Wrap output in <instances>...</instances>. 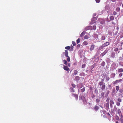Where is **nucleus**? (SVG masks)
Instances as JSON below:
<instances>
[{"instance_id":"1","label":"nucleus","mask_w":123,"mask_h":123,"mask_svg":"<svg viewBox=\"0 0 123 123\" xmlns=\"http://www.w3.org/2000/svg\"><path fill=\"white\" fill-rule=\"evenodd\" d=\"M79 100L83 102V104L85 103L86 102L85 98L82 95H80L79 97Z\"/></svg>"},{"instance_id":"2","label":"nucleus","mask_w":123,"mask_h":123,"mask_svg":"<svg viewBox=\"0 0 123 123\" xmlns=\"http://www.w3.org/2000/svg\"><path fill=\"white\" fill-rule=\"evenodd\" d=\"M63 66H64L63 68L64 70L67 71L68 72H69L70 70L68 66L64 65H63Z\"/></svg>"},{"instance_id":"3","label":"nucleus","mask_w":123,"mask_h":123,"mask_svg":"<svg viewBox=\"0 0 123 123\" xmlns=\"http://www.w3.org/2000/svg\"><path fill=\"white\" fill-rule=\"evenodd\" d=\"M78 95L76 94H72V97H75V99L76 100H77L78 98Z\"/></svg>"},{"instance_id":"4","label":"nucleus","mask_w":123,"mask_h":123,"mask_svg":"<svg viewBox=\"0 0 123 123\" xmlns=\"http://www.w3.org/2000/svg\"><path fill=\"white\" fill-rule=\"evenodd\" d=\"M110 106L111 108L113 107V105L114 104V102L113 100H110Z\"/></svg>"},{"instance_id":"5","label":"nucleus","mask_w":123,"mask_h":123,"mask_svg":"<svg viewBox=\"0 0 123 123\" xmlns=\"http://www.w3.org/2000/svg\"><path fill=\"white\" fill-rule=\"evenodd\" d=\"M92 27L90 26H86L85 29L86 31H87L90 29H91Z\"/></svg>"},{"instance_id":"6","label":"nucleus","mask_w":123,"mask_h":123,"mask_svg":"<svg viewBox=\"0 0 123 123\" xmlns=\"http://www.w3.org/2000/svg\"><path fill=\"white\" fill-rule=\"evenodd\" d=\"M107 52H108L107 50H105L104 52L102 53L101 54V56H104L106 53H107Z\"/></svg>"},{"instance_id":"7","label":"nucleus","mask_w":123,"mask_h":123,"mask_svg":"<svg viewBox=\"0 0 123 123\" xmlns=\"http://www.w3.org/2000/svg\"><path fill=\"white\" fill-rule=\"evenodd\" d=\"M99 108V107L97 105H96L94 107V110L96 111H97L98 110Z\"/></svg>"},{"instance_id":"8","label":"nucleus","mask_w":123,"mask_h":123,"mask_svg":"<svg viewBox=\"0 0 123 123\" xmlns=\"http://www.w3.org/2000/svg\"><path fill=\"white\" fill-rule=\"evenodd\" d=\"M118 73H121L123 72V69L119 68L118 69Z\"/></svg>"},{"instance_id":"9","label":"nucleus","mask_w":123,"mask_h":123,"mask_svg":"<svg viewBox=\"0 0 123 123\" xmlns=\"http://www.w3.org/2000/svg\"><path fill=\"white\" fill-rule=\"evenodd\" d=\"M65 56L66 57H68V51L67 50H65Z\"/></svg>"},{"instance_id":"10","label":"nucleus","mask_w":123,"mask_h":123,"mask_svg":"<svg viewBox=\"0 0 123 123\" xmlns=\"http://www.w3.org/2000/svg\"><path fill=\"white\" fill-rule=\"evenodd\" d=\"M105 88V83H104V84L101 87V89L102 90H104Z\"/></svg>"},{"instance_id":"11","label":"nucleus","mask_w":123,"mask_h":123,"mask_svg":"<svg viewBox=\"0 0 123 123\" xmlns=\"http://www.w3.org/2000/svg\"><path fill=\"white\" fill-rule=\"evenodd\" d=\"M109 44V42H106L103 45V47H105L106 46H108Z\"/></svg>"},{"instance_id":"12","label":"nucleus","mask_w":123,"mask_h":123,"mask_svg":"<svg viewBox=\"0 0 123 123\" xmlns=\"http://www.w3.org/2000/svg\"><path fill=\"white\" fill-rule=\"evenodd\" d=\"M114 17L113 16H111L110 17V19L112 21L114 19Z\"/></svg>"},{"instance_id":"13","label":"nucleus","mask_w":123,"mask_h":123,"mask_svg":"<svg viewBox=\"0 0 123 123\" xmlns=\"http://www.w3.org/2000/svg\"><path fill=\"white\" fill-rule=\"evenodd\" d=\"M94 48V45H91V47L90 48V50L91 51H92L93 50Z\"/></svg>"},{"instance_id":"14","label":"nucleus","mask_w":123,"mask_h":123,"mask_svg":"<svg viewBox=\"0 0 123 123\" xmlns=\"http://www.w3.org/2000/svg\"><path fill=\"white\" fill-rule=\"evenodd\" d=\"M85 31H83L81 34L80 35V37H81L83 36L85 34Z\"/></svg>"},{"instance_id":"15","label":"nucleus","mask_w":123,"mask_h":123,"mask_svg":"<svg viewBox=\"0 0 123 123\" xmlns=\"http://www.w3.org/2000/svg\"><path fill=\"white\" fill-rule=\"evenodd\" d=\"M117 83H119L123 81V79H120L117 80H116Z\"/></svg>"},{"instance_id":"16","label":"nucleus","mask_w":123,"mask_h":123,"mask_svg":"<svg viewBox=\"0 0 123 123\" xmlns=\"http://www.w3.org/2000/svg\"><path fill=\"white\" fill-rule=\"evenodd\" d=\"M109 103H107L105 104V106L107 108H109Z\"/></svg>"},{"instance_id":"17","label":"nucleus","mask_w":123,"mask_h":123,"mask_svg":"<svg viewBox=\"0 0 123 123\" xmlns=\"http://www.w3.org/2000/svg\"><path fill=\"white\" fill-rule=\"evenodd\" d=\"M121 118H120V121L122 123H123V120L122 119L123 118V116L122 115H121Z\"/></svg>"},{"instance_id":"18","label":"nucleus","mask_w":123,"mask_h":123,"mask_svg":"<svg viewBox=\"0 0 123 123\" xmlns=\"http://www.w3.org/2000/svg\"><path fill=\"white\" fill-rule=\"evenodd\" d=\"M105 64V62L104 61H103L101 63V65L103 67H104Z\"/></svg>"},{"instance_id":"19","label":"nucleus","mask_w":123,"mask_h":123,"mask_svg":"<svg viewBox=\"0 0 123 123\" xmlns=\"http://www.w3.org/2000/svg\"><path fill=\"white\" fill-rule=\"evenodd\" d=\"M63 62H64V64L65 65H67L68 63L66 60H64L63 61Z\"/></svg>"},{"instance_id":"20","label":"nucleus","mask_w":123,"mask_h":123,"mask_svg":"<svg viewBox=\"0 0 123 123\" xmlns=\"http://www.w3.org/2000/svg\"><path fill=\"white\" fill-rule=\"evenodd\" d=\"M117 112L119 115L121 114V112L120 109H118L117 110Z\"/></svg>"},{"instance_id":"21","label":"nucleus","mask_w":123,"mask_h":123,"mask_svg":"<svg viewBox=\"0 0 123 123\" xmlns=\"http://www.w3.org/2000/svg\"><path fill=\"white\" fill-rule=\"evenodd\" d=\"M78 73V71L77 70H75L74 71L73 74L74 75H76Z\"/></svg>"},{"instance_id":"22","label":"nucleus","mask_w":123,"mask_h":123,"mask_svg":"<svg viewBox=\"0 0 123 123\" xmlns=\"http://www.w3.org/2000/svg\"><path fill=\"white\" fill-rule=\"evenodd\" d=\"M65 48L66 49L69 50L70 49V47L69 46H66Z\"/></svg>"},{"instance_id":"23","label":"nucleus","mask_w":123,"mask_h":123,"mask_svg":"<svg viewBox=\"0 0 123 123\" xmlns=\"http://www.w3.org/2000/svg\"><path fill=\"white\" fill-rule=\"evenodd\" d=\"M104 83L102 82H100L99 83V85L100 86H102L103 84Z\"/></svg>"},{"instance_id":"24","label":"nucleus","mask_w":123,"mask_h":123,"mask_svg":"<svg viewBox=\"0 0 123 123\" xmlns=\"http://www.w3.org/2000/svg\"><path fill=\"white\" fill-rule=\"evenodd\" d=\"M116 89L117 91H118L119 90V87L118 86H116Z\"/></svg>"},{"instance_id":"25","label":"nucleus","mask_w":123,"mask_h":123,"mask_svg":"<svg viewBox=\"0 0 123 123\" xmlns=\"http://www.w3.org/2000/svg\"><path fill=\"white\" fill-rule=\"evenodd\" d=\"M83 43L84 45H86L88 44V43L87 41H85Z\"/></svg>"},{"instance_id":"26","label":"nucleus","mask_w":123,"mask_h":123,"mask_svg":"<svg viewBox=\"0 0 123 123\" xmlns=\"http://www.w3.org/2000/svg\"><path fill=\"white\" fill-rule=\"evenodd\" d=\"M67 57V60L68 62H69L70 61V58L68 56V57Z\"/></svg>"},{"instance_id":"27","label":"nucleus","mask_w":123,"mask_h":123,"mask_svg":"<svg viewBox=\"0 0 123 123\" xmlns=\"http://www.w3.org/2000/svg\"><path fill=\"white\" fill-rule=\"evenodd\" d=\"M70 90L72 92H74V89L72 88H70Z\"/></svg>"},{"instance_id":"28","label":"nucleus","mask_w":123,"mask_h":123,"mask_svg":"<svg viewBox=\"0 0 123 123\" xmlns=\"http://www.w3.org/2000/svg\"><path fill=\"white\" fill-rule=\"evenodd\" d=\"M115 118H116V119L117 120H120V119H119V117L117 115L116 116Z\"/></svg>"},{"instance_id":"29","label":"nucleus","mask_w":123,"mask_h":123,"mask_svg":"<svg viewBox=\"0 0 123 123\" xmlns=\"http://www.w3.org/2000/svg\"><path fill=\"white\" fill-rule=\"evenodd\" d=\"M80 38H78L76 40V43L77 44L79 43L80 42Z\"/></svg>"},{"instance_id":"30","label":"nucleus","mask_w":123,"mask_h":123,"mask_svg":"<svg viewBox=\"0 0 123 123\" xmlns=\"http://www.w3.org/2000/svg\"><path fill=\"white\" fill-rule=\"evenodd\" d=\"M85 88L84 87L81 90V92H83L85 91Z\"/></svg>"},{"instance_id":"31","label":"nucleus","mask_w":123,"mask_h":123,"mask_svg":"<svg viewBox=\"0 0 123 123\" xmlns=\"http://www.w3.org/2000/svg\"><path fill=\"white\" fill-rule=\"evenodd\" d=\"M105 36H103L101 37V39L102 40H104L105 39Z\"/></svg>"},{"instance_id":"32","label":"nucleus","mask_w":123,"mask_h":123,"mask_svg":"<svg viewBox=\"0 0 123 123\" xmlns=\"http://www.w3.org/2000/svg\"><path fill=\"white\" fill-rule=\"evenodd\" d=\"M105 20H103L100 22V23L101 24H103L105 23Z\"/></svg>"},{"instance_id":"33","label":"nucleus","mask_w":123,"mask_h":123,"mask_svg":"<svg viewBox=\"0 0 123 123\" xmlns=\"http://www.w3.org/2000/svg\"><path fill=\"white\" fill-rule=\"evenodd\" d=\"M75 79L76 80H78L79 79V77L78 76H76L75 77Z\"/></svg>"},{"instance_id":"34","label":"nucleus","mask_w":123,"mask_h":123,"mask_svg":"<svg viewBox=\"0 0 123 123\" xmlns=\"http://www.w3.org/2000/svg\"><path fill=\"white\" fill-rule=\"evenodd\" d=\"M84 38L85 39H87L88 38V36L86 35L84 36Z\"/></svg>"},{"instance_id":"35","label":"nucleus","mask_w":123,"mask_h":123,"mask_svg":"<svg viewBox=\"0 0 123 123\" xmlns=\"http://www.w3.org/2000/svg\"><path fill=\"white\" fill-rule=\"evenodd\" d=\"M96 27L95 25H94L93 26L92 29L94 30H95L96 29Z\"/></svg>"},{"instance_id":"36","label":"nucleus","mask_w":123,"mask_h":123,"mask_svg":"<svg viewBox=\"0 0 123 123\" xmlns=\"http://www.w3.org/2000/svg\"><path fill=\"white\" fill-rule=\"evenodd\" d=\"M117 101L119 102H122V99L120 98H118L117 99Z\"/></svg>"},{"instance_id":"37","label":"nucleus","mask_w":123,"mask_h":123,"mask_svg":"<svg viewBox=\"0 0 123 123\" xmlns=\"http://www.w3.org/2000/svg\"><path fill=\"white\" fill-rule=\"evenodd\" d=\"M100 102V99L98 98L96 99V102L97 103H98Z\"/></svg>"},{"instance_id":"38","label":"nucleus","mask_w":123,"mask_h":123,"mask_svg":"<svg viewBox=\"0 0 123 123\" xmlns=\"http://www.w3.org/2000/svg\"><path fill=\"white\" fill-rule=\"evenodd\" d=\"M74 48V47L73 46H71V47H70L71 49H70V51H73V48Z\"/></svg>"},{"instance_id":"39","label":"nucleus","mask_w":123,"mask_h":123,"mask_svg":"<svg viewBox=\"0 0 123 123\" xmlns=\"http://www.w3.org/2000/svg\"><path fill=\"white\" fill-rule=\"evenodd\" d=\"M72 43L73 46H75L76 45V43L72 41Z\"/></svg>"},{"instance_id":"40","label":"nucleus","mask_w":123,"mask_h":123,"mask_svg":"<svg viewBox=\"0 0 123 123\" xmlns=\"http://www.w3.org/2000/svg\"><path fill=\"white\" fill-rule=\"evenodd\" d=\"M116 105L117 106H119L120 105V104L119 102H117L116 103Z\"/></svg>"},{"instance_id":"41","label":"nucleus","mask_w":123,"mask_h":123,"mask_svg":"<svg viewBox=\"0 0 123 123\" xmlns=\"http://www.w3.org/2000/svg\"><path fill=\"white\" fill-rule=\"evenodd\" d=\"M116 10L117 12L119 11L120 10V9L119 7H117L116 9Z\"/></svg>"},{"instance_id":"42","label":"nucleus","mask_w":123,"mask_h":123,"mask_svg":"<svg viewBox=\"0 0 123 123\" xmlns=\"http://www.w3.org/2000/svg\"><path fill=\"white\" fill-rule=\"evenodd\" d=\"M123 75V73H120L119 74V77H121V76H122Z\"/></svg>"},{"instance_id":"43","label":"nucleus","mask_w":123,"mask_h":123,"mask_svg":"<svg viewBox=\"0 0 123 123\" xmlns=\"http://www.w3.org/2000/svg\"><path fill=\"white\" fill-rule=\"evenodd\" d=\"M80 47V44H78L77 46V49H79Z\"/></svg>"},{"instance_id":"44","label":"nucleus","mask_w":123,"mask_h":123,"mask_svg":"<svg viewBox=\"0 0 123 123\" xmlns=\"http://www.w3.org/2000/svg\"><path fill=\"white\" fill-rule=\"evenodd\" d=\"M110 100V98H107L106 100V101L107 103H109V102Z\"/></svg>"},{"instance_id":"45","label":"nucleus","mask_w":123,"mask_h":123,"mask_svg":"<svg viewBox=\"0 0 123 123\" xmlns=\"http://www.w3.org/2000/svg\"><path fill=\"white\" fill-rule=\"evenodd\" d=\"M106 114L109 117H110V115L109 113H106Z\"/></svg>"},{"instance_id":"46","label":"nucleus","mask_w":123,"mask_h":123,"mask_svg":"<svg viewBox=\"0 0 123 123\" xmlns=\"http://www.w3.org/2000/svg\"><path fill=\"white\" fill-rule=\"evenodd\" d=\"M101 0H95L96 2L97 3H99L100 1Z\"/></svg>"},{"instance_id":"47","label":"nucleus","mask_w":123,"mask_h":123,"mask_svg":"<svg viewBox=\"0 0 123 123\" xmlns=\"http://www.w3.org/2000/svg\"><path fill=\"white\" fill-rule=\"evenodd\" d=\"M117 14V13L115 11H114L113 12V14L114 15H116Z\"/></svg>"},{"instance_id":"48","label":"nucleus","mask_w":123,"mask_h":123,"mask_svg":"<svg viewBox=\"0 0 123 123\" xmlns=\"http://www.w3.org/2000/svg\"><path fill=\"white\" fill-rule=\"evenodd\" d=\"M118 50V49L117 48H116L114 49V51H117Z\"/></svg>"},{"instance_id":"49","label":"nucleus","mask_w":123,"mask_h":123,"mask_svg":"<svg viewBox=\"0 0 123 123\" xmlns=\"http://www.w3.org/2000/svg\"><path fill=\"white\" fill-rule=\"evenodd\" d=\"M86 65L85 64H83L82 65V68H84L85 67Z\"/></svg>"},{"instance_id":"50","label":"nucleus","mask_w":123,"mask_h":123,"mask_svg":"<svg viewBox=\"0 0 123 123\" xmlns=\"http://www.w3.org/2000/svg\"><path fill=\"white\" fill-rule=\"evenodd\" d=\"M103 47V46H101L99 48V49H102L103 47Z\"/></svg>"},{"instance_id":"51","label":"nucleus","mask_w":123,"mask_h":123,"mask_svg":"<svg viewBox=\"0 0 123 123\" xmlns=\"http://www.w3.org/2000/svg\"><path fill=\"white\" fill-rule=\"evenodd\" d=\"M72 86L74 88H75L76 87L75 85L74 84H72Z\"/></svg>"},{"instance_id":"52","label":"nucleus","mask_w":123,"mask_h":123,"mask_svg":"<svg viewBox=\"0 0 123 123\" xmlns=\"http://www.w3.org/2000/svg\"><path fill=\"white\" fill-rule=\"evenodd\" d=\"M110 79V78L109 77H106V80L107 81H108Z\"/></svg>"},{"instance_id":"53","label":"nucleus","mask_w":123,"mask_h":123,"mask_svg":"<svg viewBox=\"0 0 123 123\" xmlns=\"http://www.w3.org/2000/svg\"><path fill=\"white\" fill-rule=\"evenodd\" d=\"M103 112L104 114H106V112L105 111H103Z\"/></svg>"},{"instance_id":"54","label":"nucleus","mask_w":123,"mask_h":123,"mask_svg":"<svg viewBox=\"0 0 123 123\" xmlns=\"http://www.w3.org/2000/svg\"><path fill=\"white\" fill-rule=\"evenodd\" d=\"M117 83V81L116 80L113 83V84L114 85H115L116 84V83Z\"/></svg>"},{"instance_id":"55","label":"nucleus","mask_w":123,"mask_h":123,"mask_svg":"<svg viewBox=\"0 0 123 123\" xmlns=\"http://www.w3.org/2000/svg\"><path fill=\"white\" fill-rule=\"evenodd\" d=\"M68 66L69 67H70V63H68Z\"/></svg>"},{"instance_id":"56","label":"nucleus","mask_w":123,"mask_h":123,"mask_svg":"<svg viewBox=\"0 0 123 123\" xmlns=\"http://www.w3.org/2000/svg\"><path fill=\"white\" fill-rule=\"evenodd\" d=\"M103 117H104V118H107L106 117L105 115H104L103 116Z\"/></svg>"},{"instance_id":"57","label":"nucleus","mask_w":123,"mask_h":123,"mask_svg":"<svg viewBox=\"0 0 123 123\" xmlns=\"http://www.w3.org/2000/svg\"><path fill=\"white\" fill-rule=\"evenodd\" d=\"M101 80V81H101V82H103V81H104V79H102Z\"/></svg>"},{"instance_id":"58","label":"nucleus","mask_w":123,"mask_h":123,"mask_svg":"<svg viewBox=\"0 0 123 123\" xmlns=\"http://www.w3.org/2000/svg\"><path fill=\"white\" fill-rule=\"evenodd\" d=\"M111 1L113 2H114L115 1V0H111Z\"/></svg>"},{"instance_id":"59","label":"nucleus","mask_w":123,"mask_h":123,"mask_svg":"<svg viewBox=\"0 0 123 123\" xmlns=\"http://www.w3.org/2000/svg\"><path fill=\"white\" fill-rule=\"evenodd\" d=\"M112 23L113 24H115V23L114 22H112Z\"/></svg>"},{"instance_id":"60","label":"nucleus","mask_w":123,"mask_h":123,"mask_svg":"<svg viewBox=\"0 0 123 123\" xmlns=\"http://www.w3.org/2000/svg\"><path fill=\"white\" fill-rule=\"evenodd\" d=\"M116 123H119L118 122V121H116Z\"/></svg>"},{"instance_id":"61","label":"nucleus","mask_w":123,"mask_h":123,"mask_svg":"<svg viewBox=\"0 0 123 123\" xmlns=\"http://www.w3.org/2000/svg\"><path fill=\"white\" fill-rule=\"evenodd\" d=\"M113 74L114 75V76L115 77V74L114 73Z\"/></svg>"},{"instance_id":"62","label":"nucleus","mask_w":123,"mask_h":123,"mask_svg":"<svg viewBox=\"0 0 123 123\" xmlns=\"http://www.w3.org/2000/svg\"><path fill=\"white\" fill-rule=\"evenodd\" d=\"M120 52V51H118V53H119Z\"/></svg>"},{"instance_id":"63","label":"nucleus","mask_w":123,"mask_h":123,"mask_svg":"<svg viewBox=\"0 0 123 123\" xmlns=\"http://www.w3.org/2000/svg\"><path fill=\"white\" fill-rule=\"evenodd\" d=\"M112 57L114 58V56H112Z\"/></svg>"},{"instance_id":"64","label":"nucleus","mask_w":123,"mask_h":123,"mask_svg":"<svg viewBox=\"0 0 123 123\" xmlns=\"http://www.w3.org/2000/svg\"><path fill=\"white\" fill-rule=\"evenodd\" d=\"M122 6L123 7V4L122 5Z\"/></svg>"}]
</instances>
